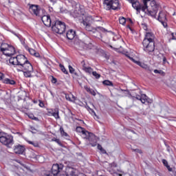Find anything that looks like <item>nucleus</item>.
I'll use <instances>...</instances> for the list:
<instances>
[{"label": "nucleus", "mask_w": 176, "mask_h": 176, "mask_svg": "<svg viewBox=\"0 0 176 176\" xmlns=\"http://www.w3.org/2000/svg\"><path fill=\"white\" fill-rule=\"evenodd\" d=\"M142 4L138 0H134L131 4L132 6L137 12H144L147 13L148 16H151L153 19H157L156 14L160 8V5L155 0H142Z\"/></svg>", "instance_id": "1"}, {"label": "nucleus", "mask_w": 176, "mask_h": 176, "mask_svg": "<svg viewBox=\"0 0 176 176\" xmlns=\"http://www.w3.org/2000/svg\"><path fill=\"white\" fill-rule=\"evenodd\" d=\"M15 68L18 72H23L25 78H32L34 72V67L28 59L24 55L17 56V66Z\"/></svg>", "instance_id": "2"}, {"label": "nucleus", "mask_w": 176, "mask_h": 176, "mask_svg": "<svg viewBox=\"0 0 176 176\" xmlns=\"http://www.w3.org/2000/svg\"><path fill=\"white\" fill-rule=\"evenodd\" d=\"M29 11L34 16L41 17L44 25L46 27H50L52 25V19H50V16L49 14L43 15L45 10L41 9L39 6L32 5L29 8Z\"/></svg>", "instance_id": "3"}, {"label": "nucleus", "mask_w": 176, "mask_h": 176, "mask_svg": "<svg viewBox=\"0 0 176 176\" xmlns=\"http://www.w3.org/2000/svg\"><path fill=\"white\" fill-rule=\"evenodd\" d=\"M143 50L146 53H153L155 52V35L152 32L146 33L143 40Z\"/></svg>", "instance_id": "4"}, {"label": "nucleus", "mask_w": 176, "mask_h": 176, "mask_svg": "<svg viewBox=\"0 0 176 176\" xmlns=\"http://www.w3.org/2000/svg\"><path fill=\"white\" fill-rule=\"evenodd\" d=\"M76 131L77 133H80L81 137H82V138L89 140L90 145H91V146H97V138L94 134H93V133L87 131L82 126H77L76 129Z\"/></svg>", "instance_id": "5"}, {"label": "nucleus", "mask_w": 176, "mask_h": 176, "mask_svg": "<svg viewBox=\"0 0 176 176\" xmlns=\"http://www.w3.org/2000/svg\"><path fill=\"white\" fill-rule=\"evenodd\" d=\"M0 142L8 148H10L14 144L12 135L5 132H0Z\"/></svg>", "instance_id": "6"}, {"label": "nucleus", "mask_w": 176, "mask_h": 176, "mask_svg": "<svg viewBox=\"0 0 176 176\" xmlns=\"http://www.w3.org/2000/svg\"><path fill=\"white\" fill-rule=\"evenodd\" d=\"M64 165L63 164H55L52 165V172L45 171L43 176H57L63 171Z\"/></svg>", "instance_id": "7"}, {"label": "nucleus", "mask_w": 176, "mask_h": 176, "mask_svg": "<svg viewBox=\"0 0 176 176\" xmlns=\"http://www.w3.org/2000/svg\"><path fill=\"white\" fill-rule=\"evenodd\" d=\"M67 29V25L65 23L60 21H56L54 24H52V30L53 32L56 34H64L65 32V30Z\"/></svg>", "instance_id": "8"}, {"label": "nucleus", "mask_w": 176, "mask_h": 176, "mask_svg": "<svg viewBox=\"0 0 176 176\" xmlns=\"http://www.w3.org/2000/svg\"><path fill=\"white\" fill-rule=\"evenodd\" d=\"M103 6L106 10H116L119 9V0H104Z\"/></svg>", "instance_id": "9"}, {"label": "nucleus", "mask_w": 176, "mask_h": 176, "mask_svg": "<svg viewBox=\"0 0 176 176\" xmlns=\"http://www.w3.org/2000/svg\"><path fill=\"white\" fill-rule=\"evenodd\" d=\"M1 51L3 52V54L6 56H13L14 54V47H9V45L7 43H3L1 45Z\"/></svg>", "instance_id": "10"}, {"label": "nucleus", "mask_w": 176, "mask_h": 176, "mask_svg": "<svg viewBox=\"0 0 176 176\" xmlns=\"http://www.w3.org/2000/svg\"><path fill=\"white\" fill-rule=\"evenodd\" d=\"M166 12L160 11L157 19L160 21L162 25L166 28L167 27V17H166Z\"/></svg>", "instance_id": "11"}, {"label": "nucleus", "mask_w": 176, "mask_h": 176, "mask_svg": "<svg viewBox=\"0 0 176 176\" xmlns=\"http://www.w3.org/2000/svg\"><path fill=\"white\" fill-rule=\"evenodd\" d=\"M82 24L87 31H93V27H91V16H88L85 17L82 21Z\"/></svg>", "instance_id": "12"}, {"label": "nucleus", "mask_w": 176, "mask_h": 176, "mask_svg": "<svg viewBox=\"0 0 176 176\" xmlns=\"http://www.w3.org/2000/svg\"><path fill=\"white\" fill-rule=\"evenodd\" d=\"M136 100H139L141 101L142 104H152L153 102V100L151 98H149L148 96H146V94H142L140 96V95H137L135 97Z\"/></svg>", "instance_id": "13"}, {"label": "nucleus", "mask_w": 176, "mask_h": 176, "mask_svg": "<svg viewBox=\"0 0 176 176\" xmlns=\"http://www.w3.org/2000/svg\"><path fill=\"white\" fill-rule=\"evenodd\" d=\"M24 151H25V148H24V146L21 145H16L14 148V152L16 155H23V153H24Z\"/></svg>", "instance_id": "14"}, {"label": "nucleus", "mask_w": 176, "mask_h": 176, "mask_svg": "<svg viewBox=\"0 0 176 176\" xmlns=\"http://www.w3.org/2000/svg\"><path fill=\"white\" fill-rule=\"evenodd\" d=\"M76 35V33L74 30H69V31H67L66 34V36L67 39H69V41H72V39L75 38Z\"/></svg>", "instance_id": "15"}, {"label": "nucleus", "mask_w": 176, "mask_h": 176, "mask_svg": "<svg viewBox=\"0 0 176 176\" xmlns=\"http://www.w3.org/2000/svg\"><path fill=\"white\" fill-rule=\"evenodd\" d=\"M84 89L87 91V93H89V94H91V96H96V91H94L93 89H91L90 87H87V85H85L84 87Z\"/></svg>", "instance_id": "16"}, {"label": "nucleus", "mask_w": 176, "mask_h": 176, "mask_svg": "<svg viewBox=\"0 0 176 176\" xmlns=\"http://www.w3.org/2000/svg\"><path fill=\"white\" fill-rule=\"evenodd\" d=\"M3 82L6 85H16V81L10 78H5L3 80Z\"/></svg>", "instance_id": "17"}, {"label": "nucleus", "mask_w": 176, "mask_h": 176, "mask_svg": "<svg viewBox=\"0 0 176 176\" xmlns=\"http://www.w3.org/2000/svg\"><path fill=\"white\" fill-rule=\"evenodd\" d=\"M9 61H10V64H12V65H15V67H17V56L16 57H11Z\"/></svg>", "instance_id": "18"}, {"label": "nucleus", "mask_w": 176, "mask_h": 176, "mask_svg": "<svg viewBox=\"0 0 176 176\" xmlns=\"http://www.w3.org/2000/svg\"><path fill=\"white\" fill-rule=\"evenodd\" d=\"M121 91L124 92L122 97H129V98L131 97V94H130V91L128 89H121Z\"/></svg>", "instance_id": "19"}, {"label": "nucleus", "mask_w": 176, "mask_h": 176, "mask_svg": "<svg viewBox=\"0 0 176 176\" xmlns=\"http://www.w3.org/2000/svg\"><path fill=\"white\" fill-rule=\"evenodd\" d=\"M25 49L26 50H28V51L29 52V53H30V54H31L32 56H34V54L35 52H36V51H35L34 49L30 48V47H28V45H25Z\"/></svg>", "instance_id": "20"}, {"label": "nucleus", "mask_w": 176, "mask_h": 176, "mask_svg": "<svg viewBox=\"0 0 176 176\" xmlns=\"http://www.w3.org/2000/svg\"><path fill=\"white\" fill-rule=\"evenodd\" d=\"M52 116H54L55 119H58L60 116H58V109H55L54 113H52Z\"/></svg>", "instance_id": "21"}, {"label": "nucleus", "mask_w": 176, "mask_h": 176, "mask_svg": "<svg viewBox=\"0 0 176 176\" xmlns=\"http://www.w3.org/2000/svg\"><path fill=\"white\" fill-rule=\"evenodd\" d=\"M85 72H86L87 74H89V75H91V74L93 73V69H91V67H85L84 69Z\"/></svg>", "instance_id": "22"}, {"label": "nucleus", "mask_w": 176, "mask_h": 176, "mask_svg": "<svg viewBox=\"0 0 176 176\" xmlns=\"http://www.w3.org/2000/svg\"><path fill=\"white\" fill-rule=\"evenodd\" d=\"M162 163L165 167H166L168 171H171V168H170V165H168V162L166 160H162Z\"/></svg>", "instance_id": "23"}, {"label": "nucleus", "mask_w": 176, "mask_h": 176, "mask_svg": "<svg viewBox=\"0 0 176 176\" xmlns=\"http://www.w3.org/2000/svg\"><path fill=\"white\" fill-rule=\"evenodd\" d=\"M84 45H85V47H87L89 45H91V43L90 42V38L86 37Z\"/></svg>", "instance_id": "24"}, {"label": "nucleus", "mask_w": 176, "mask_h": 176, "mask_svg": "<svg viewBox=\"0 0 176 176\" xmlns=\"http://www.w3.org/2000/svg\"><path fill=\"white\" fill-rule=\"evenodd\" d=\"M102 83L104 85V86H113V83L109 80H104Z\"/></svg>", "instance_id": "25"}, {"label": "nucleus", "mask_w": 176, "mask_h": 176, "mask_svg": "<svg viewBox=\"0 0 176 176\" xmlns=\"http://www.w3.org/2000/svg\"><path fill=\"white\" fill-rule=\"evenodd\" d=\"M27 142H28L30 145H33V146H34L35 148H38L39 146V144H38V142H34L32 141H30V140H26Z\"/></svg>", "instance_id": "26"}, {"label": "nucleus", "mask_w": 176, "mask_h": 176, "mask_svg": "<svg viewBox=\"0 0 176 176\" xmlns=\"http://www.w3.org/2000/svg\"><path fill=\"white\" fill-rule=\"evenodd\" d=\"M120 24H122V25H124L126 24V18L121 16L119 18Z\"/></svg>", "instance_id": "27"}, {"label": "nucleus", "mask_w": 176, "mask_h": 176, "mask_svg": "<svg viewBox=\"0 0 176 176\" xmlns=\"http://www.w3.org/2000/svg\"><path fill=\"white\" fill-rule=\"evenodd\" d=\"M60 134L63 137H68V133L64 131V128L60 127Z\"/></svg>", "instance_id": "28"}, {"label": "nucleus", "mask_w": 176, "mask_h": 176, "mask_svg": "<svg viewBox=\"0 0 176 176\" xmlns=\"http://www.w3.org/2000/svg\"><path fill=\"white\" fill-rule=\"evenodd\" d=\"M59 67L62 71V72H63V74H65L66 75L68 74V72L67 71V69H65V67H64V65L60 64Z\"/></svg>", "instance_id": "29"}, {"label": "nucleus", "mask_w": 176, "mask_h": 176, "mask_svg": "<svg viewBox=\"0 0 176 176\" xmlns=\"http://www.w3.org/2000/svg\"><path fill=\"white\" fill-rule=\"evenodd\" d=\"M92 75L96 79H100V78H101V75H100L98 73H97V72H92Z\"/></svg>", "instance_id": "30"}, {"label": "nucleus", "mask_w": 176, "mask_h": 176, "mask_svg": "<svg viewBox=\"0 0 176 176\" xmlns=\"http://www.w3.org/2000/svg\"><path fill=\"white\" fill-rule=\"evenodd\" d=\"M18 38L19 39H20L21 41V43L24 46V47L25 48V46H27V44H25V41H24V40L21 39V38H20V35H17V34H15Z\"/></svg>", "instance_id": "31"}, {"label": "nucleus", "mask_w": 176, "mask_h": 176, "mask_svg": "<svg viewBox=\"0 0 176 176\" xmlns=\"http://www.w3.org/2000/svg\"><path fill=\"white\" fill-rule=\"evenodd\" d=\"M97 31H100L101 32H107V30L102 27L96 28Z\"/></svg>", "instance_id": "32"}, {"label": "nucleus", "mask_w": 176, "mask_h": 176, "mask_svg": "<svg viewBox=\"0 0 176 176\" xmlns=\"http://www.w3.org/2000/svg\"><path fill=\"white\" fill-rule=\"evenodd\" d=\"M162 64L164 65H166V64H168V61H167V58L166 56H162Z\"/></svg>", "instance_id": "33"}, {"label": "nucleus", "mask_w": 176, "mask_h": 176, "mask_svg": "<svg viewBox=\"0 0 176 176\" xmlns=\"http://www.w3.org/2000/svg\"><path fill=\"white\" fill-rule=\"evenodd\" d=\"M52 141L56 142V144H58V145H60L61 146V142L58 139L54 138H52Z\"/></svg>", "instance_id": "34"}, {"label": "nucleus", "mask_w": 176, "mask_h": 176, "mask_svg": "<svg viewBox=\"0 0 176 176\" xmlns=\"http://www.w3.org/2000/svg\"><path fill=\"white\" fill-rule=\"evenodd\" d=\"M69 71L70 74H75V69H74L71 65H69Z\"/></svg>", "instance_id": "35"}, {"label": "nucleus", "mask_w": 176, "mask_h": 176, "mask_svg": "<svg viewBox=\"0 0 176 176\" xmlns=\"http://www.w3.org/2000/svg\"><path fill=\"white\" fill-rule=\"evenodd\" d=\"M80 64H81L83 71H85V68H87V67H86V63L85 62V60H82V61H81Z\"/></svg>", "instance_id": "36"}, {"label": "nucleus", "mask_w": 176, "mask_h": 176, "mask_svg": "<svg viewBox=\"0 0 176 176\" xmlns=\"http://www.w3.org/2000/svg\"><path fill=\"white\" fill-rule=\"evenodd\" d=\"M142 27L144 31H148V25H146V23H142Z\"/></svg>", "instance_id": "37"}, {"label": "nucleus", "mask_w": 176, "mask_h": 176, "mask_svg": "<svg viewBox=\"0 0 176 176\" xmlns=\"http://www.w3.org/2000/svg\"><path fill=\"white\" fill-rule=\"evenodd\" d=\"M65 98L67 100V101H71L72 102V99L71 98V95H65Z\"/></svg>", "instance_id": "38"}, {"label": "nucleus", "mask_w": 176, "mask_h": 176, "mask_svg": "<svg viewBox=\"0 0 176 176\" xmlns=\"http://www.w3.org/2000/svg\"><path fill=\"white\" fill-rule=\"evenodd\" d=\"M91 112H92V113H94V116H95V119H98V116H97V114L96 113V111H94V110H93L92 109H89Z\"/></svg>", "instance_id": "39"}, {"label": "nucleus", "mask_w": 176, "mask_h": 176, "mask_svg": "<svg viewBox=\"0 0 176 176\" xmlns=\"http://www.w3.org/2000/svg\"><path fill=\"white\" fill-rule=\"evenodd\" d=\"M74 17H80V14L77 10L74 11Z\"/></svg>", "instance_id": "40"}, {"label": "nucleus", "mask_w": 176, "mask_h": 176, "mask_svg": "<svg viewBox=\"0 0 176 176\" xmlns=\"http://www.w3.org/2000/svg\"><path fill=\"white\" fill-rule=\"evenodd\" d=\"M70 97L72 98V102H74V101H76V97H75L74 95L70 94Z\"/></svg>", "instance_id": "41"}, {"label": "nucleus", "mask_w": 176, "mask_h": 176, "mask_svg": "<svg viewBox=\"0 0 176 176\" xmlns=\"http://www.w3.org/2000/svg\"><path fill=\"white\" fill-rule=\"evenodd\" d=\"M33 56H34V57H36L37 58H39L41 57V54H39V53L37 52L36 51V52H34Z\"/></svg>", "instance_id": "42"}, {"label": "nucleus", "mask_w": 176, "mask_h": 176, "mask_svg": "<svg viewBox=\"0 0 176 176\" xmlns=\"http://www.w3.org/2000/svg\"><path fill=\"white\" fill-rule=\"evenodd\" d=\"M133 152H136V153H142V151H141V150L135 148V149H133Z\"/></svg>", "instance_id": "43"}, {"label": "nucleus", "mask_w": 176, "mask_h": 176, "mask_svg": "<svg viewBox=\"0 0 176 176\" xmlns=\"http://www.w3.org/2000/svg\"><path fill=\"white\" fill-rule=\"evenodd\" d=\"M162 72L163 71L162 70H157V69L154 70V74H162Z\"/></svg>", "instance_id": "44"}, {"label": "nucleus", "mask_w": 176, "mask_h": 176, "mask_svg": "<svg viewBox=\"0 0 176 176\" xmlns=\"http://www.w3.org/2000/svg\"><path fill=\"white\" fill-rule=\"evenodd\" d=\"M39 107H41V108H43V107H45V104L42 102V101H39Z\"/></svg>", "instance_id": "45"}, {"label": "nucleus", "mask_w": 176, "mask_h": 176, "mask_svg": "<svg viewBox=\"0 0 176 176\" xmlns=\"http://www.w3.org/2000/svg\"><path fill=\"white\" fill-rule=\"evenodd\" d=\"M3 78H5V75L3 73H0V80H3Z\"/></svg>", "instance_id": "46"}, {"label": "nucleus", "mask_w": 176, "mask_h": 176, "mask_svg": "<svg viewBox=\"0 0 176 176\" xmlns=\"http://www.w3.org/2000/svg\"><path fill=\"white\" fill-rule=\"evenodd\" d=\"M135 64H137V65H139L140 67H142V63L141 62H140L139 60H137L135 62Z\"/></svg>", "instance_id": "47"}, {"label": "nucleus", "mask_w": 176, "mask_h": 176, "mask_svg": "<svg viewBox=\"0 0 176 176\" xmlns=\"http://www.w3.org/2000/svg\"><path fill=\"white\" fill-rule=\"evenodd\" d=\"M54 111L52 110V109H51V110H49L48 111V115H49V116H52V113H53Z\"/></svg>", "instance_id": "48"}, {"label": "nucleus", "mask_w": 176, "mask_h": 176, "mask_svg": "<svg viewBox=\"0 0 176 176\" xmlns=\"http://www.w3.org/2000/svg\"><path fill=\"white\" fill-rule=\"evenodd\" d=\"M52 82L53 83H57V79L55 78L54 77H52Z\"/></svg>", "instance_id": "49"}, {"label": "nucleus", "mask_w": 176, "mask_h": 176, "mask_svg": "<svg viewBox=\"0 0 176 176\" xmlns=\"http://www.w3.org/2000/svg\"><path fill=\"white\" fill-rule=\"evenodd\" d=\"M35 117V116H34V114H30L29 115V118L30 119H32V120H34V118Z\"/></svg>", "instance_id": "50"}, {"label": "nucleus", "mask_w": 176, "mask_h": 176, "mask_svg": "<svg viewBox=\"0 0 176 176\" xmlns=\"http://www.w3.org/2000/svg\"><path fill=\"white\" fill-rule=\"evenodd\" d=\"M98 149H99V151H101V149H102V146H101L100 144H98V146H97Z\"/></svg>", "instance_id": "51"}, {"label": "nucleus", "mask_w": 176, "mask_h": 176, "mask_svg": "<svg viewBox=\"0 0 176 176\" xmlns=\"http://www.w3.org/2000/svg\"><path fill=\"white\" fill-rule=\"evenodd\" d=\"M100 152H101V153H103V154L107 153V151H105V149H104V148H102V149L100 150Z\"/></svg>", "instance_id": "52"}, {"label": "nucleus", "mask_w": 176, "mask_h": 176, "mask_svg": "<svg viewBox=\"0 0 176 176\" xmlns=\"http://www.w3.org/2000/svg\"><path fill=\"white\" fill-rule=\"evenodd\" d=\"M33 120H35L36 122H39V118L34 116Z\"/></svg>", "instance_id": "53"}, {"label": "nucleus", "mask_w": 176, "mask_h": 176, "mask_svg": "<svg viewBox=\"0 0 176 176\" xmlns=\"http://www.w3.org/2000/svg\"><path fill=\"white\" fill-rule=\"evenodd\" d=\"M50 2H52V3H56V2H57V0H50Z\"/></svg>", "instance_id": "54"}, {"label": "nucleus", "mask_w": 176, "mask_h": 176, "mask_svg": "<svg viewBox=\"0 0 176 176\" xmlns=\"http://www.w3.org/2000/svg\"><path fill=\"white\" fill-rule=\"evenodd\" d=\"M131 59V60L133 62V63H135V62H137V60H135L134 58H130Z\"/></svg>", "instance_id": "55"}, {"label": "nucleus", "mask_w": 176, "mask_h": 176, "mask_svg": "<svg viewBox=\"0 0 176 176\" xmlns=\"http://www.w3.org/2000/svg\"><path fill=\"white\" fill-rule=\"evenodd\" d=\"M173 16H175L174 19H176V13H175V12H174V13L173 14Z\"/></svg>", "instance_id": "56"}, {"label": "nucleus", "mask_w": 176, "mask_h": 176, "mask_svg": "<svg viewBox=\"0 0 176 176\" xmlns=\"http://www.w3.org/2000/svg\"><path fill=\"white\" fill-rule=\"evenodd\" d=\"M171 35L173 36L172 39H175V38H174V33H172Z\"/></svg>", "instance_id": "57"}, {"label": "nucleus", "mask_w": 176, "mask_h": 176, "mask_svg": "<svg viewBox=\"0 0 176 176\" xmlns=\"http://www.w3.org/2000/svg\"><path fill=\"white\" fill-rule=\"evenodd\" d=\"M130 3H131L134 0H127Z\"/></svg>", "instance_id": "58"}, {"label": "nucleus", "mask_w": 176, "mask_h": 176, "mask_svg": "<svg viewBox=\"0 0 176 176\" xmlns=\"http://www.w3.org/2000/svg\"><path fill=\"white\" fill-rule=\"evenodd\" d=\"M110 166L112 167V166H115V163H112L110 164Z\"/></svg>", "instance_id": "59"}, {"label": "nucleus", "mask_w": 176, "mask_h": 176, "mask_svg": "<svg viewBox=\"0 0 176 176\" xmlns=\"http://www.w3.org/2000/svg\"><path fill=\"white\" fill-rule=\"evenodd\" d=\"M116 174H117V175L118 176H122V174H118V173H116Z\"/></svg>", "instance_id": "60"}, {"label": "nucleus", "mask_w": 176, "mask_h": 176, "mask_svg": "<svg viewBox=\"0 0 176 176\" xmlns=\"http://www.w3.org/2000/svg\"><path fill=\"white\" fill-rule=\"evenodd\" d=\"M110 47H111V49H113V47H112V45H110Z\"/></svg>", "instance_id": "61"}, {"label": "nucleus", "mask_w": 176, "mask_h": 176, "mask_svg": "<svg viewBox=\"0 0 176 176\" xmlns=\"http://www.w3.org/2000/svg\"><path fill=\"white\" fill-rule=\"evenodd\" d=\"M173 54L176 56V52H174Z\"/></svg>", "instance_id": "62"}, {"label": "nucleus", "mask_w": 176, "mask_h": 176, "mask_svg": "<svg viewBox=\"0 0 176 176\" xmlns=\"http://www.w3.org/2000/svg\"><path fill=\"white\" fill-rule=\"evenodd\" d=\"M168 151H170V148H168Z\"/></svg>", "instance_id": "63"}]
</instances>
